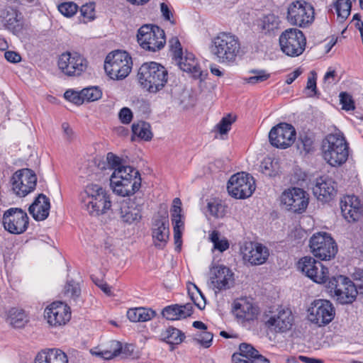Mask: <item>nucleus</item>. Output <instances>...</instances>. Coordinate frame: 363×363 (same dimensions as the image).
<instances>
[{"label":"nucleus","mask_w":363,"mask_h":363,"mask_svg":"<svg viewBox=\"0 0 363 363\" xmlns=\"http://www.w3.org/2000/svg\"><path fill=\"white\" fill-rule=\"evenodd\" d=\"M179 308L181 309V315L182 318L190 316L193 312V306L191 303L179 305Z\"/></svg>","instance_id":"nucleus-63"},{"label":"nucleus","mask_w":363,"mask_h":363,"mask_svg":"<svg viewBox=\"0 0 363 363\" xmlns=\"http://www.w3.org/2000/svg\"><path fill=\"white\" fill-rule=\"evenodd\" d=\"M138 172L139 171L138 169L128 165H123L121 167H118L113 171L111 177V183L116 182L117 180L130 177V174H138Z\"/></svg>","instance_id":"nucleus-39"},{"label":"nucleus","mask_w":363,"mask_h":363,"mask_svg":"<svg viewBox=\"0 0 363 363\" xmlns=\"http://www.w3.org/2000/svg\"><path fill=\"white\" fill-rule=\"evenodd\" d=\"M314 14L311 4L303 0L295 1L288 6L286 19L291 25L306 28L313 22Z\"/></svg>","instance_id":"nucleus-7"},{"label":"nucleus","mask_w":363,"mask_h":363,"mask_svg":"<svg viewBox=\"0 0 363 363\" xmlns=\"http://www.w3.org/2000/svg\"><path fill=\"white\" fill-rule=\"evenodd\" d=\"M234 309L237 318L243 321L253 320L257 318L259 314L258 308L246 300H242L240 302L236 303Z\"/></svg>","instance_id":"nucleus-32"},{"label":"nucleus","mask_w":363,"mask_h":363,"mask_svg":"<svg viewBox=\"0 0 363 363\" xmlns=\"http://www.w3.org/2000/svg\"><path fill=\"white\" fill-rule=\"evenodd\" d=\"M137 76L140 86L153 94L162 90L168 81L167 69L155 62L143 63L140 67Z\"/></svg>","instance_id":"nucleus-3"},{"label":"nucleus","mask_w":363,"mask_h":363,"mask_svg":"<svg viewBox=\"0 0 363 363\" xmlns=\"http://www.w3.org/2000/svg\"><path fill=\"white\" fill-rule=\"evenodd\" d=\"M140 174H130V177L113 182L111 185L113 192L121 196H129L136 193L141 186Z\"/></svg>","instance_id":"nucleus-25"},{"label":"nucleus","mask_w":363,"mask_h":363,"mask_svg":"<svg viewBox=\"0 0 363 363\" xmlns=\"http://www.w3.org/2000/svg\"><path fill=\"white\" fill-rule=\"evenodd\" d=\"M340 101L342 106V109L345 111H352L355 108L352 96L347 92L340 94Z\"/></svg>","instance_id":"nucleus-54"},{"label":"nucleus","mask_w":363,"mask_h":363,"mask_svg":"<svg viewBox=\"0 0 363 363\" xmlns=\"http://www.w3.org/2000/svg\"><path fill=\"white\" fill-rule=\"evenodd\" d=\"M138 42L145 50L155 52L165 44V34L162 29L155 25L141 26L137 34Z\"/></svg>","instance_id":"nucleus-9"},{"label":"nucleus","mask_w":363,"mask_h":363,"mask_svg":"<svg viewBox=\"0 0 363 363\" xmlns=\"http://www.w3.org/2000/svg\"><path fill=\"white\" fill-rule=\"evenodd\" d=\"M259 171L267 177H273L276 174L273 170V163L270 158L264 159L261 162Z\"/></svg>","instance_id":"nucleus-56"},{"label":"nucleus","mask_w":363,"mask_h":363,"mask_svg":"<svg viewBox=\"0 0 363 363\" xmlns=\"http://www.w3.org/2000/svg\"><path fill=\"white\" fill-rule=\"evenodd\" d=\"M352 3L350 0H337L335 3V9L340 22H344L350 16Z\"/></svg>","instance_id":"nucleus-38"},{"label":"nucleus","mask_w":363,"mask_h":363,"mask_svg":"<svg viewBox=\"0 0 363 363\" xmlns=\"http://www.w3.org/2000/svg\"><path fill=\"white\" fill-rule=\"evenodd\" d=\"M58 67L70 77L81 75L87 68V60L77 52H64L58 59Z\"/></svg>","instance_id":"nucleus-15"},{"label":"nucleus","mask_w":363,"mask_h":363,"mask_svg":"<svg viewBox=\"0 0 363 363\" xmlns=\"http://www.w3.org/2000/svg\"><path fill=\"white\" fill-rule=\"evenodd\" d=\"M328 279L326 287L328 292L339 303L350 304L355 301L358 291L350 279L339 275Z\"/></svg>","instance_id":"nucleus-6"},{"label":"nucleus","mask_w":363,"mask_h":363,"mask_svg":"<svg viewBox=\"0 0 363 363\" xmlns=\"http://www.w3.org/2000/svg\"><path fill=\"white\" fill-rule=\"evenodd\" d=\"M194 287L197 291L196 296H195L193 293L191 294L190 292H189V294L194 305L196 306L199 309L202 310L205 308L206 304L205 296L202 294L201 291L196 286V285L194 284Z\"/></svg>","instance_id":"nucleus-55"},{"label":"nucleus","mask_w":363,"mask_h":363,"mask_svg":"<svg viewBox=\"0 0 363 363\" xmlns=\"http://www.w3.org/2000/svg\"><path fill=\"white\" fill-rule=\"evenodd\" d=\"M132 58L125 51L116 50L109 53L105 60L104 69L106 74L114 80L127 77L131 72Z\"/></svg>","instance_id":"nucleus-5"},{"label":"nucleus","mask_w":363,"mask_h":363,"mask_svg":"<svg viewBox=\"0 0 363 363\" xmlns=\"http://www.w3.org/2000/svg\"><path fill=\"white\" fill-rule=\"evenodd\" d=\"M4 18L5 26L7 29L12 31L14 34H18L22 32L23 28V17L18 10L13 7H9L6 10Z\"/></svg>","instance_id":"nucleus-31"},{"label":"nucleus","mask_w":363,"mask_h":363,"mask_svg":"<svg viewBox=\"0 0 363 363\" xmlns=\"http://www.w3.org/2000/svg\"><path fill=\"white\" fill-rule=\"evenodd\" d=\"M184 334L179 330L169 327L162 333L163 340L169 345L180 344L184 338Z\"/></svg>","instance_id":"nucleus-36"},{"label":"nucleus","mask_w":363,"mask_h":363,"mask_svg":"<svg viewBox=\"0 0 363 363\" xmlns=\"http://www.w3.org/2000/svg\"><path fill=\"white\" fill-rule=\"evenodd\" d=\"M78 6L73 2H64L58 6L59 11L67 17H71L77 11Z\"/></svg>","instance_id":"nucleus-51"},{"label":"nucleus","mask_w":363,"mask_h":363,"mask_svg":"<svg viewBox=\"0 0 363 363\" xmlns=\"http://www.w3.org/2000/svg\"><path fill=\"white\" fill-rule=\"evenodd\" d=\"M219 235L217 230H213L210 235V240L213 243L214 248L223 252L229 248V242L225 238L220 240Z\"/></svg>","instance_id":"nucleus-44"},{"label":"nucleus","mask_w":363,"mask_h":363,"mask_svg":"<svg viewBox=\"0 0 363 363\" xmlns=\"http://www.w3.org/2000/svg\"><path fill=\"white\" fill-rule=\"evenodd\" d=\"M106 160L110 167L114 170H116V169L118 167L123 166L121 164V158L112 152H108L107 154Z\"/></svg>","instance_id":"nucleus-60"},{"label":"nucleus","mask_w":363,"mask_h":363,"mask_svg":"<svg viewBox=\"0 0 363 363\" xmlns=\"http://www.w3.org/2000/svg\"><path fill=\"white\" fill-rule=\"evenodd\" d=\"M81 13L82 16L86 18L87 20H93L95 16V10H94V4H86L83 5L81 7Z\"/></svg>","instance_id":"nucleus-57"},{"label":"nucleus","mask_w":363,"mask_h":363,"mask_svg":"<svg viewBox=\"0 0 363 363\" xmlns=\"http://www.w3.org/2000/svg\"><path fill=\"white\" fill-rule=\"evenodd\" d=\"M44 313L48 323L55 328L65 325L71 319L70 307L61 301H55L48 306Z\"/></svg>","instance_id":"nucleus-20"},{"label":"nucleus","mask_w":363,"mask_h":363,"mask_svg":"<svg viewBox=\"0 0 363 363\" xmlns=\"http://www.w3.org/2000/svg\"><path fill=\"white\" fill-rule=\"evenodd\" d=\"M155 315V311L145 308H130L127 312L128 318L134 323L146 322L154 318Z\"/></svg>","instance_id":"nucleus-35"},{"label":"nucleus","mask_w":363,"mask_h":363,"mask_svg":"<svg viewBox=\"0 0 363 363\" xmlns=\"http://www.w3.org/2000/svg\"><path fill=\"white\" fill-rule=\"evenodd\" d=\"M175 60L177 62L179 68L184 72L190 73L195 79H199L202 74L201 67L197 60L191 52H186L177 57Z\"/></svg>","instance_id":"nucleus-29"},{"label":"nucleus","mask_w":363,"mask_h":363,"mask_svg":"<svg viewBox=\"0 0 363 363\" xmlns=\"http://www.w3.org/2000/svg\"><path fill=\"white\" fill-rule=\"evenodd\" d=\"M132 131L134 135L145 141H149L152 138L150 124L144 121L133 123L132 125Z\"/></svg>","instance_id":"nucleus-37"},{"label":"nucleus","mask_w":363,"mask_h":363,"mask_svg":"<svg viewBox=\"0 0 363 363\" xmlns=\"http://www.w3.org/2000/svg\"><path fill=\"white\" fill-rule=\"evenodd\" d=\"M64 293L67 296L75 300L81 294L79 284L72 280L68 281L65 286Z\"/></svg>","instance_id":"nucleus-46"},{"label":"nucleus","mask_w":363,"mask_h":363,"mask_svg":"<svg viewBox=\"0 0 363 363\" xmlns=\"http://www.w3.org/2000/svg\"><path fill=\"white\" fill-rule=\"evenodd\" d=\"M243 259L252 265H259L265 262L269 256L268 250L259 243L250 242L242 249Z\"/></svg>","instance_id":"nucleus-26"},{"label":"nucleus","mask_w":363,"mask_h":363,"mask_svg":"<svg viewBox=\"0 0 363 363\" xmlns=\"http://www.w3.org/2000/svg\"><path fill=\"white\" fill-rule=\"evenodd\" d=\"M322 153L324 160L333 167L344 164L349 157V144L344 135L328 134L323 140Z\"/></svg>","instance_id":"nucleus-4"},{"label":"nucleus","mask_w":363,"mask_h":363,"mask_svg":"<svg viewBox=\"0 0 363 363\" xmlns=\"http://www.w3.org/2000/svg\"><path fill=\"white\" fill-rule=\"evenodd\" d=\"M211 284L218 291L230 289L234 284L233 273L223 265L217 266L212 269Z\"/></svg>","instance_id":"nucleus-27"},{"label":"nucleus","mask_w":363,"mask_h":363,"mask_svg":"<svg viewBox=\"0 0 363 363\" xmlns=\"http://www.w3.org/2000/svg\"><path fill=\"white\" fill-rule=\"evenodd\" d=\"M174 239L176 245V250L180 251L182 247V231L180 228H174Z\"/></svg>","instance_id":"nucleus-64"},{"label":"nucleus","mask_w":363,"mask_h":363,"mask_svg":"<svg viewBox=\"0 0 363 363\" xmlns=\"http://www.w3.org/2000/svg\"><path fill=\"white\" fill-rule=\"evenodd\" d=\"M236 116L228 114L222 118L220 121L216 125L215 129L220 134L225 135L230 130L232 124L235 121Z\"/></svg>","instance_id":"nucleus-42"},{"label":"nucleus","mask_w":363,"mask_h":363,"mask_svg":"<svg viewBox=\"0 0 363 363\" xmlns=\"http://www.w3.org/2000/svg\"><path fill=\"white\" fill-rule=\"evenodd\" d=\"M296 138L294 127L287 123H280L274 126L269 133L270 144L280 149H286L291 146Z\"/></svg>","instance_id":"nucleus-13"},{"label":"nucleus","mask_w":363,"mask_h":363,"mask_svg":"<svg viewBox=\"0 0 363 363\" xmlns=\"http://www.w3.org/2000/svg\"><path fill=\"white\" fill-rule=\"evenodd\" d=\"M81 208L91 216H99L108 212L112 206L110 195L97 184H87L79 194Z\"/></svg>","instance_id":"nucleus-1"},{"label":"nucleus","mask_w":363,"mask_h":363,"mask_svg":"<svg viewBox=\"0 0 363 363\" xmlns=\"http://www.w3.org/2000/svg\"><path fill=\"white\" fill-rule=\"evenodd\" d=\"M213 335L206 331H201L195 335L194 340L205 348H208L211 345Z\"/></svg>","instance_id":"nucleus-47"},{"label":"nucleus","mask_w":363,"mask_h":363,"mask_svg":"<svg viewBox=\"0 0 363 363\" xmlns=\"http://www.w3.org/2000/svg\"><path fill=\"white\" fill-rule=\"evenodd\" d=\"M132 347V345L126 346L124 349L119 342L113 341L111 345V350H104L101 351H96V350H91L90 352L91 354L100 357L104 359H111L115 357L118 356L121 353H124L125 350H129V348Z\"/></svg>","instance_id":"nucleus-33"},{"label":"nucleus","mask_w":363,"mask_h":363,"mask_svg":"<svg viewBox=\"0 0 363 363\" xmlns=\"http://www.w3.org/2000/svg\"><path fill=\"white\" fill-rule=\"evenodd\" d=\"M152 235L154 245L159 249H163L168 240L169 236V219L168 216L157 215L155 217L152 228Z\"/></svg>","instance_id":"nucleus-22"},{"label":"nucleus","mask_w":363,"mask_h":363,"mask_svg":"<svg viewBox=\"0 0 363 363\" xmlns=\"http://www.w3.org/2000/svg\"><path fill=\"white\" fill-rule=\"evenodd\" d=\"M298 268L315 283H325L328 279V269L311 257L301 259L298 262Z\"/></svg>","instance_id":"nucleus-18"},{"label":"nucleus","mask_w":363,"mask_h":363,"mask_svg":"<svg viewBox=\"0 0 363 363\" xmlns=\"http://www.w3.org/2000/svg\"><path fill=\"white\" fill-rule=\"evenodd\" d=\"M118 117L123 124H129L133 119V113L129 108L124 107L121 109Z\"/></svg>","instance_id":"nucleus-58"},{"label":"nucleus","mask_w":363,"mask_h":363,"mask_svg":"<svg viewBox=\"0 0 363 363\" xmlns=\"http://www.w3.org/2000/svg\"><path fill=\"white\" fill-rule=\"evenodd\" d=\"M308 194L303 189L294 187L285 190L281 196V203L289 211L301 213L308 205Z\"/></svg>","instance_id":"nucleus-17"},{"label":"nucleus","mask_w":363,"mask_h":363,"mask_svg":"<svg viewBox=\"0 0 363 363\" xmlns=\"http://www.w3.org/2000/svg\"><path fill=\"white\" fill-rule=\"evenodd\" d=\"M172 212V222L173 224V228H180L183 227L184 223L182 220V211H171Z\"/></svg>","instance_id":"nucleus-61"},{"label":"nucleus","mask_w":363,"mask_h":363,"mask_svg":"<svg viewBox=\"0 0 363 363\" xmlns=\"http://www.w3.org/2000/svg\"><path fill=\"white\" fill-rule=\"evenodd\" d=\"M143 203L142 199L137 198L128 199L121 203L120 208V218L126 224L138 223L142 218Z\"/></svg>","instance_id":"nucleus-21"},{"label":"nucleus","mask_w":363,"mask_h":363,"mask_svg":"<svg viewBox=\"0 0 363 363\" xmlns=\"http://www.w3.org/2000/svg\"><path fill=\"white\" fill-rule=\"evenodd\" d=\"M2 223L6 230L12 234H21L28 226L29 218L27 213L20 208H10L2 218Z\"/></svg>","instance_id":"nucleus-14"},{"label":"nucleus","mask_w":363,"mask_h":363,"mask_svg":"<svg viewBox=\"0 0 363 363\" xmlns=\"http://www.w3.org/2000/svg\"><path fill=\"white\" fill-rule=\"evenodd\" d=\"M210 52L220 63H233L240 52V40L232 33L220 32L212 38Z\"/></svg>","instance_id":"nucleus-2"},{"label":"nucleus","mask_w":363,"mask_h":363,"mask_svg":"<svg viewBox=\"0 0 363 363\" xmlns=\"http://www.w3.org/2000/svg\"><path fill=\"white\" fill-rule=\"evenodd\" d=\"M309 246L313 255L321 260H330L337 252V246L327 233H317L310 239Z\"/></svg>","instance_id":"nucleus-10"},{"label":"nucleus","mask_w":363,"mask_h":363,"mask_svg":"<svg viewBox=\"0 0 363 363\" xmlns=\"http://www.w3.org/2000/svg\"><path fill=\"white\" fill-rule=\"evenodd\" d=\"M37 177L30 169L16 171L11 177L12 190L17 196L23 197L35 188Z\"/></svg>","instance_id":"nucleus-16"},{"label":"nucleus","mask_w":363,"mask_h":363,"mask_svg":"<svg viewBox=\"0 0 363 363\" xmlns=\"http://www.w3.org/2000/svg\"><path fill=\"white\" fill-rule=\"evenodd\" d=\"M84 101L91 102L100 99L102 96L101 90L97 86H91L82 89Z\"/></svg>","instance_id":"nucleus-43"},{"label":"nucleus","mask_w":363,"mask_h":363,"mask_svg":"<svg viewBox=\"0 0 363 363\" xmlns=\"http://www.w3.org/2000/svg\"><path fill=\"white\" fill-rule=\"evenodd\" d=\"M171 50L174 52V57L176 59L183 54L181 43L177 38H172L169 40Z\"/></svg>","instance_id":"nucleus-59"},{"label":"nucleus","mask_w":363,"mask_h":363,"mask_svg":"<svg viewBox=\"0 0 363 363\" xmlns=\"http://www.w3.org/2000/svg\"><path fill=\"white\" fill-rule=\"evenodd\" d=\"M7 320L13 328H22L28 323L29 318L24 310L13 308L9 311Z\"/></svg>","instance_id":"nucleus-34"},{"label":"nucleus","mask_w":363,"mask_h":363,"mask_svg":"<svg viewBox=\"0 0 363 363\" xmlns=\"http://www.w3.org/2000/svg\"><path fill=\"white\" fill-rule=\"evenodd\" d=\"M208 209L210 214L216 218H222L225 215V206L217 201L208 202Z\"/></svg>","instance_id":"nucleus-52"},{"label":"nucleus","mask_w":363,"mask_h":363,"mask_svg":"<svg viewBox=\"0 0 363 363\" xmlns=\"http://www.w3.org/2000/svg\"><path fill=\"white\" fill-rule=\"evenodd\" d=\"M227 189L231 196L243 199L252 194L255 190V184L253 177L250 174L240 172L231 176Z\"/></svg>","instance_id":"nucleus-11"},{"label":"nucleus","mask_w":363,"mask_h":363,"mask_svg":"<svg viewBox=\"0 0 363 363\" xmlns=\"http://www.w3.org/2000/svg\"><path fill=\"white\" fill-rule=\"evenodd\" d=\"M6 60L12 63H17L21 60V55L15 51H6L4 53Z\"/></svg>","instance_id":"nucleus-62"},{"label":"nucleus","mask_w":363,"mask_h":363,"mask_svg":"<svg viewBox=\"0 0 363 363\" xmlns=\"http://www.w3.org/2000/svg\"><path fill=\"white\" fill-rule=\"evenodd\" d=\"M314 138L312 135L303 133L300 134L298 141L297 147L299 150L304 151L306 153H309L314 149Z\"/></svg>","instance_id":"nucleus-41"},{"label":"nucleus","mask_w":363,"mask_h":363,"mask_svg":"<svg viewBox=\"0 0 363 363\" xmlns=\"http://www.w3.org/2000/svg\"><path fill=\"white\" fill-rule=\"evenodd\" d=\"M34 363H68V358L60 349H45L37 354Z\"/></svg>","instance_id":"nucleus-30"},{"label":"nucleus","mask_w":363,"mask_h":363,"mask_svg":"<svg viewBox=\"0 0 363 363\" xmlns=\"http://www.w3.org/2000/svg\"><path fill=\"white\" fill-rule=\"evenodd\" d=\"M294 323V315L288 308H279L277 313L271 316L266 323L268 328L273 329L276 333H285L290 330Z\"/></svg>","instance_id":"nucleus-23"},{"label":"nucleus","mask_w":363,"mask_h":363,"mask_svg":"<svg viewBox=\"0 0 363 363\" xmlns=\"http://www.w3.org/2000/svg\"><path fill=\"white\" fill-rule=\"evenodd\" d=\"M305 91L306 94L308 97L315 96L318 94L316 86V74L314 72H311V75L308 78Z\"/></svg>","instance_id":"nucleus-50"},{"label":"nucleus","mask_w":363,"mask_h":363,"mask_svg":"<svg viewBox=\"0 0 363 363\" xmlns=\"http://www.w3.org/2000/svg\"><path fill=\"white\" fill-rule=\"evenodd\" d=\"M308 313V320L318 327L328 325L335 315V310L333 303L325 299L315 300L311 303Z\"/></svg>","instance_id":"nucleus-12"},{"label":"nucleus","mask_w":363,"mask_h":363,"mask_svg":"<svg viewBox=\"0 0 363 363\" xmlns=\"http://www.w3.org/2000/svg\"><path fill=\"white\" fill-rule=\"evenodd\" d=\"M50 199L43 194H40L30 206L28 211L35 220H45L50 213Z\"/></svg>","instance_id":"nucleus-28"},{"label":"nucleus","mask_w":363,"mask_h":363,"mask_svg":"<svg viewBox=\"0 0 363 363\" xmlns=\"http://www.w3.org/2000/svg\"><path fill=\"white\" fill-rule=\"evenodd\" d=\"M313 191L318 200L329 202L337 194V183L328 176H322L316 179Z\"/></svg>","instance_id":"nucleus-24"},{"label":"nucleus","mask_w":363,"mask_h":363,"mask_svg":"<svg viewBox=\"0 0 363 363\" xmlns=\"http://www.w3.org/2000/svg\"><path fill=\"white\" fill-rule=\"evenodd\" d=\"M251 73L254 74L253 76L247 78L245 80L247 83L255 84L267 80L269 78V74L267 73L264 70L253 69Z\"/></svg>","instance_id":"nucleus-48"},{"label":"nucleus","mask_w":363,"mask_h":363,"mask_svg":"<svg viewBox=\"0 0 363 363\" xmlns=\"http://www.w3.org/2000/svg\"><path fill=\"white\" fill-rule=\"evenodd\" d=\"M180 308H179V305H172L165 307L162 312L163 317L167 318V320H178L182 318Z\"/></svg>","instance_id":"nucleus-45"},{"label":"nucleus","mask_w":363,"mask_h":363,"mask_svg":"<svg viewBox=\"0 0 363 363\" xmlns=\"http://www.w3.org/2000/svg\"><path fill=\"white\" fill-rule=\"evenodd\" d=\"M64 96L67 100L78 106L85 102L82 95V90L81 91H75L71 89L67 90L65 92Z\"/></svg>","instance_id":"nucleus-49"},{"label":"nucleus","mask_w":363,"mask_h":363,"mask_svg":"<svg viewBox=\"0 0 363 363\" xmlns=\"http://www.w3.org/2000/svg\"><path fill=\"white\" fill-rule=\"evenodd\" d=\"M342 217L348 223H356L363 218V201L357 196L345 195L340 201Z\"/></svg>","instance_id":"nucleus-19"},{"label":"nucleus","mask_w":363,"mask_h":363,"mask_svg":"<svg viewBox=\"0 0 363 363\" xmlns=\"http://www.w3.org/2000/svg\"><path fill=\"white\" fill-rule=\"evenodd\" d=\"M281 51L290 57L301 55L306 48V38L303 33L297 28H289L279 36Z\"/></svg>","instance_id":"nucleus-8"},{"label":"nucleus","mask_w":363,"mask_h":363,"mask_svg":"<svg viewBox=\"0 0 363 363\" xmlns=\"http://www.w3.org/2000/svg\"><path fill=\"white\" fill-rule=\"evenodd\" d=\"M239 352H236L238 354H242V357L248 359H252L259 352L255 349L252 345L247 343H241L239 347Z\"/></svg>","instance_id":"nucleus-53"},{"label":"nucleus","mask_w":363,"mask_h":363,"mask_svg":"<svg viewBox=\"0 0 363 363\" xmlns=\"http://www.w3.org/2000/svg\"><path fill=\"white\" fill-rule=\"evenodd\" d=\"M279 24L278 16L274 14L269 13L264 16L262 19L260 24L261 28L265 33H269L277 29Z\"/></svg>","instance_id":"nucleus-40"}]
</instances>
